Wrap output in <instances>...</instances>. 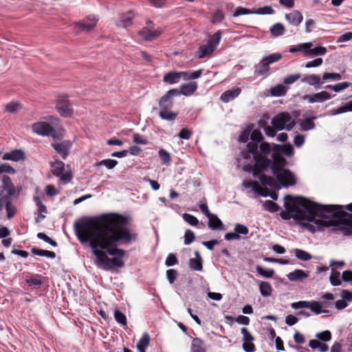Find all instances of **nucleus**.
Returning a JSON list of instances; mask_svg holds the SVG:
<instances>
[{"label": "nucleus", "instance_id": "obj_30", "mask_svg": "<svg viewBox=\"0 0 352 352\" xmlns=\"http://www.w3.org/2000/svg\"><path fill=\"white\" fill-rule=\"evenodd\" d=\"M196 258H190L189 260V267L192 270H202V259L197 251L195 252Z\"/></svg>", "mask_w": 352, "mask_h": 352}, {"label": "nucleus", "instance_id": "obj_43", "mask_svg": "<svg viewBox=\"0 0 352 352\" xmlns=\"http://www.w3.org/2000/svg\"><path fill=\"white\" fill-rule=\"evenodd\" d=\"M340 274L339 272L336 271L335 269H331V274L329 277L330 283L333 286H338L341 285L342 282L340 278Z\"/></svg>", "mask_w": 352, "mask_h": 352}, {"label": "nucleus", "instance_id": "obj_15", "mask_svg": "<svg viewBox=\"0 0 352 352\" xmlns=\"http://www.w3.org/2000/svg\"><path fill=\"white\" fill-rule=\"evenodd\" d=\"M163 32L164 30L161 28H157L156 30L143 28L138 34L144 41H151L157 38Z\"/></svg>", "mask_w": 352, "mask_h": 352}, {"label": "nucleus", "instance_id": "obj_16", "mask_svg": "<svg viewBox=\"0 0 352 352\" xmlns=\"http://www.w3.org/2000/svg\"><path fill=\"white\" fill-rule=\"evenodd\" d=\"M52 146L61 155L62 158L65 160L69 153L72 142L69 140H65L60 143H52Z\"/></svg>", "mask_w": 352, "mask_h": 352}, {"label": "nucleus", "instance_id": "obj_12", "mask_svg": "<svg viewBox=\"0 0 352 352\" xmlns=\"http://www.w3.org/2000/svg\"><path fill=\"white\" fill-rule=\"evenodd\" d=\"M15 187L8 175L0 176V199L4 196H13L15 194Z\"/></svg>", "mask_w": 352, "mask_h": 352}, {"label": "nucleus", "instance_id": "obj_48", "mask_svg": "<svg viewBox=\"0 0 352 352\" xmlns=\"http://www.w3.org/2000/svg\"><path fill=\"white\" fill-rule=\"evenodd\" d=\"M294 253L295 256L301 261H307L311 258V255L302 250L295 249Z\"/></svg>", "mask_w": 352, "mask_h": 352}, {"label": "nucleus", "instance_id": "obj_28", "mask_svg": "<svg viewBox=\"0 0 352 352\" xmlns=\"http://www.w3.org/2000/svg\"><path fill=\"white\" fill-rule=\"evenodd\" d=\"M272 144L275 147V149L278 151L282 155L290 157L294 154V148L291 144L282 145L273 143Z\"/></svg>", "mask_w": 352, "mask_h": 352}, {"label": "nucleus", "instance_id": "obj_55", "mask_svg": "<svg viewBox=\"0 0 352 352\" xmlns=\"http://www.w3.org/2000/svg\"><path fill=\"white\" fill-rule=\"evenodd\" d=\"M253 14V10H250L243 7H238L233 13V16L236 17L241 15Z\"/></svg>", "mask_w": 352, "mask_h": 352}, {"label": "nucleus", "instance_id": "obj_11", "mask_svg": "<svg viewBox=\"0 0 352 352\" xmlns=\"http://www.w3.org/2000/svg\"><path fill=\"white\" fill-rule=\"evenodd\" d=\"M51 171L52 174L60 177V179L65 183L69 182L72 179V175L70 172L64 173L65 164L60 160H56L51 163Z\"/></svg>", "mask_w": 352, "mask_h": 352}, {"label": "nucleus", "instance_id": "obj_56", "mask_svg": "<svg viewBox=\"0 0 352 352\" xmlns=\"http://www.w3.org/2000/svg\"><path fill=\"white\" fill-rule=\"evenodd\" d=\"M234 232H236L239 236H240V234L246 235L249 232L248 228L240 223H236L234 226Z\"/></svg>", "mask_w": 352, "mask_h": 352}, {"label": "nucleus", "instance_id": "obj_34", "mask_svg": "<svg viewBox=\"0 0 352 352\" xmlns=\"http://www.w3.org/2000/svg\"><path fill=\"white\" fill-rule=\"evenodd\" d=\"M270 32L273 36L277 37L284 34L285 28L282 23H276L270 28Z\"/></svg>", "mask_w": 352, "mask_h": 352}, {"label": "nucleus", "instance_id": "obj_61", "mask_svg": "<svg viewBox=\"0 0 352 352\" xmlns=\"http://www.w3.org/2000/svg\"><path fill=\"white\" fill-rule=\"evenodd\" d=\"M178 263V259L174 254H169L165 261V265L166 266H173Z\"/></svg>", "mask_w": 352, "mask_h": 352}, {"label": "nucleus", "instance_id": "obj_44", "mask_svg": "<svg viewBox=\"0 0 352 352\" xmlns=\"http://www.w3.org/2000/svg\"><path fill=\"white\" fill-rule=\"evenodd\" d=\"M251 142L256 143L258 145V142H262L264 137L259 129H254L250 133Z\"/></svg>", "mask_w": 352, "mask_h": 352}, {"label": "nucleus", "instance_id": "obj_10", "mask_svg": "<svg viewBox=\"0 0 352 352\" xmlns=\"http://www.w3.org/2000/svg\"><path fill=\"white\" fill-rule=\"evenodd\" d=\"M32 131L41 136H51L56 138V130L49 123L37 122L32 124Z\"/></svg>", "mask_w": 352, "mask_h": 352}, {"label": "nucleus", "instance_id": "obj_59", "mask_svg": "<svg viewBox=\"0 0 352 352\" xmlns=\"http://www.w3.org/2000/svg\"><path fill=\"white\" fill-rule=\"evenodd\" d=\"M184 219L190 225L196 226L199 223L198 219L193 215L185 213L183 215Z\"/></svg>", "mask_w": 352, "mask_h": 352}, {"label": "nucleus", "instance_id": "obj_24", "mask_svg": "<svg viewBox=\"0 0 352 352\" xmlns=\"http://www.w3.org/2000/svg\"><path fill=\"white\" fill-rule=\"evenodd\" d=\"M190 352H207L204 341L199 338H193L190 345Z\"/></svg>", "mask_w": 352, "mask_h": 352}, {"label": "nucleus", "instance_id": "obj_19", "mask_svg": "<svg viewBox=\"0 0 352 352\" xmlns=\"http://www.w3.org/2000/svg\"><path fill=\"white\" fill-rule=\"evenodd\" d=\"M3 160H11L14 162H19L25 159V154L21 149H14L10 152H6L2 155Z\"/></svg>", "mask_w": 352, "mask_h": 352}, {"label": "nucleus", "instance_id": "obj_17", "mask_svg": "<svg viewBox=\"0 0 352 352\" xmlns=\"http://www.w3.org/2000/svg\"><path fill=\"white\" fill-rule=\"evenodd\" d=\"M329 93L325 91L319 93L314 94L313 95H305L303 96V100H307L309 103L314 102H322L331 98Z\"/></svg>", "mask_w": 352, "mask_h": 352}, {"label": "nucleus", "instance_id": "obj_41", "mask_svg": "<svg viewBox=\"0 0 352 352\" xmlns=\"http://www.w3.org/2000/svg\"><path fill=\"white\" fill-rule=\"evenodd\" d=\"M259 289L263 296H270L272 294V287L268 282H261Z\"/></svg>", "mask_w": 352, "mask_h": 352}, {"label": "nucleus", "instance_id": "obj_8", "mask_svg": "<svg viewBox=\"0 0 352 352\" xmlns=\"http://www.w3.org/2000/svg\"><path fill=\"white\" fill-rule=\"evenodd\" d=\"M270 149L272 153V159L268 157L270 161L269 168H271L272 173H275L280 169L285 168L287 165V160L275 147L270 144Z\"/></svg>", "mask_w": 352, "mask_h": 352}, {"label": "nucleus", "instance_id": "obj_9", "mask_svg": "<svg viewBox=\"0 0 352 352\" xmlns=\"http://www.w3.org/2000/svg\"><path fill=\"white\" fill-rule=\"evenodd\" d=\"M273 175L278 182L283 186L288 187L296 184V179L294 173L287 168H282Z\"/></svg>", "mask_w": 352, "mask_h": 352}, {"label": "nucleus", "instance_id": "obj_18", "mask_svg": "<svg viewBox=\"0 0 352 352\" xmlns=\"http://www.w3.org/2000/svg\"><path fill=\"white\" fill-rule=\"evenodd\" d=\"M97 21L95 16H89L83 21L76 23L75 25L82 31L89 32L96 27Z\"/></svg>", "mask_w": 352, "mask_h": 352}, {"label": "nucleus", "instance_id": "obj_47", "mask_svg": "<svg viewBox=\"0 0 352 352\" xmlns=\"http://www.w3.org/2000/svg\"><path fill=\"white\" fill-rule=\"evenodd\" d=\"M263 207L265 210L271 212H275L280 210L278 205L271 200H267L263 203Z\"/></svg>", "mask_w": 352, "mask_h": 352}, {"label": "nucleus", "instance_id": "obj_14", "mask_svg": "<svg viewBox=\"0 0 352 352\" xmlns=\"http://www.w3.org/2000/svg\"><path fill=\"white\" fill-rule=\"evenodd\" d=\"M179 91L177 89H171L168 90L159 100V106L161 109H171L173 106V96H178Z\"/></svg>", "mask_w": 352, "mask_h": 352}, {"label": "nucleus", "instance_id": "obj_64", "mask_svg": "<svg viewBox=\"0 0 352 352\" xmlns=\"http://www.w3.org/2000/svg\"><path fill=\"white\" fill-rule=\"evenodd\" d=\"M195 234L190 230H187L184 234V244L189 245L195 240Z\"/></svg>", "mask_w": 352, "mask_h": 352}, {"label": "nucleus", "instance_id": "obj_25", "mask_svg": "<svg viewBox=\"0 0 352 352\" xmlns=\"http://www.w3.org/2000/svg\"><path fill=\"white\" fill-rule=\"evenodd\" d=\"M10 197L11 196H4L0 199V211H1L5 206L8 213V219L12 218L15 213L14 210H12L11 208Z\"/></svg>", "mask_w": 352, "mask_h": 352}, {"label": "nucleus", "instance_id": "obj_51", "mask_svg": "<svg viewBox=\"0 0 352 352\" xmlns=\"http://www.w3.org/2000/svg\"><path fill=\"white\" fill-rule=\"evenodd\" d=\"M309 307L311 310L316 314H320L322 313V303L316 300L309 302Z\"/></svg>", "mask_w": 352, "mask_h": 352}, {"label": "nucleus", "instance_id": "obj_40", "mask_svg": "<svg viewBox=\"0 0 352 352\" xmlns=\"http://www.w3.org/2000/svg\"><path fill=\"white\" fill-rule=\"evenodd\" d=\"M301 81L309 85H316L320 83V77L316 74L307 75L302 78Z\"/></svg>", "mask_w": 352, "mask_h": 352}, {"label": "nucleus", "instance_id": "obj_4", "mask_svg": "<svg viewBox=\"0 0 352 352\" xmlns=\"http://www.w3.org/2000/svg\"><path fill=\"white\" fill-rule=\"evenodd\" d=\"M324 206H335L332 212H325L327 216L323 219L316 221L318 230H322L324 228L338 226L340 225L347 226L352 228V214H349L343 210V206L340 205H324Z\"/></svg>", "mask_w": 352, "mask_h": 352}, {"label": "nucleus", "instance_id": "obj_13", "mask_svg": "<svg viewBox=\"0 0 352 352\" xmlns=\"http://www.w3.org/2000/svg\"><path fill=\"white\" fill-rule=\"evenodd\" d=\"M56 109L63 117H71L73 114V109L71 107L70 102L66 96L58 97L56 103Z\"/></svg>", "mask_w": 352, "mask_h": 352}, {"label": "nucleus", "instance_id": "obj_46", "mask_svg": "<svg viewBox=\"0 0 352 352\" xmlns=\"http://www.w3.org/2000/svg\"><path fill=\"white\" fill-rule=\"evenodd\" d=\"M114 318L117 322L122 324V326H126V317L122 311L118 309H116L114 311Z\"/></svg>", "mask_w": 352, "mask_h": 352}, {"label": "nucleus", "instance_id": "obj_26", "mask_svg": "<svg viewBox=\"0 0 352 352\" xmlns=\"http://www.w3.org/2000/svg\"><path fill=\"white\" fill-rule=\"evenodd\" d=\"M309 276V274L302 270H295L294 272L287 274V278L290 281H302Z\"/></svg>", "mask_w": 352, "mask_h": 352}, {"label": "nucleus", "instance_id": "obj_21", "mask_svg": "<svg viewBox=\"0 0 352 352\" xmlns=\"http://www.w3.org/2000/svg\"><path fill=\"white\" fill-rule=\"evenodd\" d=\"M185 74L184 72H170L164 76L163 81L169 85L176 84L183 78L182 75Z\"/></svg>", "mask_w": 352, "mask_h": 352}, {"label": "nucleus", "instance_id": "obj_27", "mask_svg": "<svg viewBox=\"0 0 352 352\" xmlns=\"http://www.w3.org/2000/svg\"><path fill=\"white\" fill-rule=\"evenodd\" d=\"M197 87L198 85L196 82H190L182 85L180 90L183 95L188 96L192 95L197 89Z\"/></svg>", "mask_w": 352, "mask_h": 352}, {"label": "nucleus", "instance_id": "obj_32", "mask_svg": "<svg viewBox=\"0 0 352 352\" xmlns=\"http://www.w3.org/2000/svg\"><path fill=\"white\" fill-rule=\"evenodd\" d=\"M150 343V336L148 333H144L142 338L137 344V348L139 352H146V348Z\"/></svg>", "mask_w": 352, "mask_h": 352}, {"label": "nucleus", "instance_id": "obj_39", "mask_svg": "<svg viewBox=\"0 0 352 352\" xmlns=\"http://www.w3.org/2000/svg\"><path fill=\"white\" fill-rule=\"evenodd\" d=\"M32 254L40 256H46L50 258H54L56 257L55 252L49 250H40L36 248H33L31 250Z\"/></svg>", "mask_w": 352, "mask_h": 352}, {"label": "nucleus", "instance_id": "obj_29", "mask_svg": "<svg viewBox=\"0 0 352 352\" xmlns=\"http://www.w3.org/2000/svg\"><path fill=\"white\" fill-rule=\"evenodd\" d=\"M178 113L171 111V109H161L159 112V116L160 118L168 121H174Z\"/></svg>", "mask_w": 352, "mask_h": 352}, {"label": "nucleus", "instance_id": "obj_3", "mask_svg": "<svg viewBox=\"0 0 352 352\" xmlns=\"http://www.w3.org/2000/svg\"><path fill=\"white\" fill-rule=\"evenodd\" d=\"M271 153L270 144L267 142L261 143L259 147L256 143L248 142L246 148L241 152L243 159L250 160L252 155L254 164H246L243 166L245 172L252 173L254 177H256L261 173L269 168L270 161L268 160V155Z\"/></svg>", "mask_w": 352, "mask_h": 352}, {"label": "nucleus", "instance_id": "obj_52", "mask_svg": "<svg viewBox=\"0 0 352 352\" xmlns=\"http://www.w3.org/2000/svg\"><path fill=\"white\" fill-rule=\"evenodd\" d=\"M274 12V9L268 6L253 10V14H272Z\"/></svg>", "mask_w": 352, "mask_h": 352}, {"label": "nucleus", "instance_id": "obj_54", "mask_svg": "<svg viewBox=\"0 0 352 352\" xmlns=\"http://www.w3.org/2000/svg\"><path fill=\"white\" fill-rule=\"evenodd\" d=\"M15 173V169L9 164L4 163L0 165V176H2L3 173L14 174Z\"/></svg>", "mask_w": 352, "mask_h": 352}, {"label": "nucleus", "instance_id": "obj_20", "mask_svg": "<svg viewBox=\"0 0 352 352\" xmlns=\"http://www.w3.org/2000/svg\"><path fill=\"white\" fill-rule=\"evenodd\" d=\"M285 19L291 25L298 26L302 21L303 16L300 11L293 10L289 14H286Z\"/></svg>", "mask_w": 352, "mask_h": 352}, {"label": "nucleus", "instance_id": "obj_31", "mask_svg": "<svg viewBox=\"0 0 352 352\" xmlns=\"http://www.w3.org/2000/svg\"><path fill=\"white\" fill-rule=\"evenodd\" d=\"M208 227L212 230H221L223 227V223L217 216L212 214L208 217Z\"/></svg>", "mask_w": 352, "mask_h": 352}, {"label": "nucleus", "instance_id": "obj_1", "mask_svg": "<svg viewBox=\"0 0 352 352\" xmlns=\"http://www.w3.org/2000/svg\"><path fill=\"white\" fill-rule=\"evenodd\" d=\"M131 221L129 215L108 212L82 217L75 221L74 229L81 243H89L97 264L110 270L124 266L126 252L119 247L138 240V233L129 227Z\"/></svg>", "mask_w": 352, "mask_h": 352}, {"label": "nucleus", "instance_id": "obj_42", "mask_svg": "<svg viewBox=\"0 0 352 352\" xmlns=\"http://www.w3.org/2000/svg\"><path fill=\"white\" fill-rule=\"evenodd\" d=\"M258 177L263 185H267L270 187H274L276 184V182L272 176L266 175L261 173Z\"/></svg>", "mask_w": 352, "mask_h": 352}, {"label": "nucleus", "instance_id": "obj_58", "mask_svg": "<svg viewBox=\"0 0 352 352\" xmlns=\"http://www.w3.org/2000/svg\"><path fill=\"white\" fill-rule=\"evenodd\" d=\"M342 78V76L338 73H328L325 72L323 74L322 80H340Z\"/></svg>", "mask_w": 352, "mask_h": 352}, {"label": "nucleus", "instance_id": "obj_50", "mask_svg": "<svg viewBox=\"0 0 352 352\" xmlns=\"http://www.w3.org/2000/svg\"><path fill=\"white\" fill-rule=\"evenodd\" d=\"M184 73L186 74L185 75H182L184 79L193 80L197 79L201 76L203 73V69H200L199 70L194 72H184Z\"/></svg>", "mask_w": 352, "mask_h": 352}, {"label": "nucleus", "instance_id": "obj_36", "mask_svg": "<svg viewBox=\"0 0 352 352\" xmlns=\"http://www.w3.org/2000/svg\"><path fill=\"white\" fill-rule=\"evenodd\" d=\"M312 43H304L298 45H293L289 48V52L290 53H295L298 52H302L307 55V51L308 48L311 47Z\"/></svg>", "mask_w": 352, "mask_h": 352}, {"label": "nucleus", "instance_id": "obj_62", "mask_svg": "<svg viewBox=\"0 0 352 352\" xmlns=\"http://www.w3.org/2000/svg\"><path fill=\"white\" fill-rule=\"evenodd\" d=\"M316 337L323 342H327L331 339V333L329 331L326 330L321 333H317Z\"/></svg>", "mask_w": 352, "mask_h": 352}, {"label": "nucleus", "instance_id": "obj_57", "mask_svg": "<svg viewBox=\"0 0 352 352\" xmlns=\"http://www.w3.org/2000/svg\"><path fill=\"white\" fill-rule=\"evenodd\" d=\"M21 108L20 104L14 102H11L6 105V111L9 113H16Z\"/></svg>", "mask_w": 352, "mask_h": 352}, {"label": "nucleus", "instance_id": "obj_49", "mask_svg": "<svg viewBox=\"0 0 352 352\" xmlns=\"http://www.w3.org/2000/svg\"><path fill=\"white\" fill-rule=\"evenodd\" d=\"M327 52V49L324 47L318 46L313 49L308 48L307 51V55H323Z\"/></svg>", "mask_w": 352, "mask_h": 352}, {"label": "nucleus", "instance_id": "obj_38", "mask_svg": "<svg viewBox=\"0 0 352 352\" xmlns=\"http://www.w3.org/2000/svg\"><path fill=\"white\" fill-rule=\"evenodd\" d=\"M41 275L34 274L30 278H27L25 280V283L29 287H38L43 283V281L41 280Z\"/></svg>", "mask_w": 352, "mask_h": 352}, {"label": "nucleus", "instance_id": "obj_63", "mask_svg": "<svg viewBox=\"0 0 352 352\" xmlns=\"http://www.w3.org/2000/svg\"><path fill=\"white\" fill-rule=\"evenodd\" d=\"M224 19V14L221 10H217L212 16L211 19V23L212 24L219 23L222 21Z\"/></svg>", "mask_w": 352, "mask_h": 352}, {"label": "nucleus", "instance_id": "obj_37", "mask_svg": "<svg viewBox=\"0 0 352 352\" xmlns=\"http://www.w3.org/2000/svg\"><path fill=\"white\" fill-rule=\"evenodd\" d=\"M287 88L283 85H277L270 89V94L272 96H283L286 94Z\"/></svg>", "mask_w": 352, "mask_h": 352}, {"label": "nucleus", "instance_id": "obj_45", "mask_svg": "<svg viewBox=\"0 0 352 352\" xmlns=\"http://www.w3.org/2000/svg\"><path fill=\"white\" fill-rule=\"evenodd\" d=\"M118 164V161L111 159H105L96 163L95 166H104L108 169L113 168Z\"/></svg>", "mask_w": 352, "mask_h": 352}, {"label": "nucleus", "instance_id": "obj_35", "mask_svg": "<svg viewBox=\"0 0 352 352\" xmlns=\"http://www.w3.org/2000/svg\"><path fill=\"white\" fill-rule=\"evenodd\" d=\"M158 155L161 163L163 165L169 166L172 162L170 153L164 148H160L158 151Z\"/></svg>", "mask_w": 352, "mask_h": 352}, {"label": "nucleus", "instance_id": "obj_7", "mask_svg": "<svg viewBox=\"0 0 352 352\" xmlns=\"http://www.w3.org/2000/svg\"><path fill=\"white\" fill-rule=\"evenodd\" d=\"M272 126L278 131L286 129L290 131L295 125V122L292 120V116L287 112H281L276 115L272 119Z\"/></svg>", "mask_w": 352, "mask_h": 352}, {"label": "nucleus", "instance_id": "obj_33", "mask_svg": "<svg viewBox=\"0 0 352 352\" xmlns=\"http://www.w3.org/2000/svg\"><path fill=\"white\" fill-rule=\"evenodd\" d=\"M349 111H352V100L346 102L338 108L331 110L329 114L331 116H336Z\"/></svg>", "mask_w": 352, "mask_h": 352}, {"label": "nucleus", "instance_id": "obj_5", "mask_svg": "<svg viewBox=\"0 0 352 352\" xmlns=\"http://www.w3.org/2000/svg\"><path fill=\"white\" fill-rule=\"evenodd\" d=\"M221 39V32L220 30L210 35L207 43L199 46L197 51V56L199 59L212 56L214 51L219 44Z\"/></svg>", "mask_w": 352, "mask_h": 352}, {"label": "nucleus", "instance_id": "obj_60", "mask_svg": "<svg viewBox=\"0 0 352 352\" xmlns=\"http://www.w3.org/2000/svg\"><path fill=\"white\" fill-rule=\"evenodd\" d=\"M178 272L175 269H170L166 271V277L168 282L173 284L177 278Z\"/></svg>", "mask_w": 352, "mask_h": 352}, {"label": "nucleus", "instance_id": "obj_6", "mask_svg": "<svg viewBox=\"0 0 352 352\" xmlns=\"http://www.w3.org/2000/svg\"><path fill=\"white\" fill-rule=\"evenodd\" d=\"M283 56L280 53H274L263 57L259 63L254 66V74L257 76H267L270 72V65L279 61Z\"/></svg>", "mask_w": 352, "mask_h": 352}, {"label": "nucleus", "instance_id": "obj_22", "mask_svg": "<svg viewBox=\"0 0 352 352\" xmlns=\"http://www.w3.org/2000/svg\"><path fill=\"white\" fill-rule=\"evenodd\" d=\"M241 93V89L239 87H236L232 89H229L224 91L220 96V100L224 102L227 103L230 101L234 100Z\"/></svg>", "mask_w": 352, "mask_h": 352}, {"label": "nucleus", "instance_id": "obj_53", "mask_svg": "<svg viewBox=\"0 0 352 352\" xmlns=\"http://www.w3.org/2000/svg\"><path fill=\"white\" fill-rule=\"evenodd\" d=\"M256 271L262 276L265 278H272L274 274L272 269L265 270L262 267L258 265L256 267Z\"/></svg>", "mask_w": 352, "mask_h": 352}, {"label": "nucleus", "instance_id": "obj_2", "mask_svg": "<svg viewBox=\"0 0 352 352\" xmlns=\"http://www.w3.org/2000/svg\"><path fill=\"white\" fill-rule=\"evenodd\" d=\"M285 211L280 213L283 219L288 220L292 217L295 220H307L309 222L316 221L327 217L325 212H332L335 206H324L302 197L285 195Z\"/></svg>", "mask_w": 352, "mask_h": 352}, {"label": "nucleus", "instance_id": "obj_23", "mask_svg": "<svg viewBox=\"0 0 352 352\" xmlns=\"http://www.w3.org/2000/svg\"><path fill=\"white\" fill-rule=\"evenodd\" d=\"M133 18L134 14L132 12H128L120 16L116 25L118 27L127 28L132 25Z\"/></svg>", "mask_w": 352, "mask_h": 352}]
</instances>
